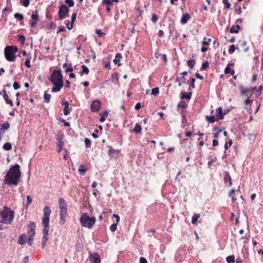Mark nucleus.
Instances as JSON below:
<instances>
[{
  "label": "nucleus",
  "instance_id": "nucleus-1",
  "mask_svg": "<svg viewBox=\"0 0 263 263\" xmlns=\"http://www.w3.org/2000/svg\"><path fill=\"white\" fill-rule=\"evenodd\" d=\"M21 172L20 165L15 164L11 167L5 175L4 182L6 184L16 185L20 180Z\"/></svg>",
  "mask_w": 263,
  "mask_h": 263
},
{
  "label": "nucleus",
  "instance_id": "nucleus-2",
  "mask_svg": "<svg viewBox=\"0 0 263 263\" xmlns=\"http://www.w3.org/2000/svg\"><path fill=\"white\" fill-rule=\"evenodd\" d=\"M51 81L54 84L52 88V92L59 91L64 86L63 76L60 71L54 70L52 72Z\"/></svg>",
  "mask_w": 263,
  "mask_h": 263
},
{
  "label": "nucleus",
  "instance_id": "nucleus-3",
  "mask_svg": "<svg viewBox=\"0 0 263 263\" xmlns=\"http://www.w3.org/2000/svg\"><path fill=\"white\" fill-rule=\"evenodd\" d=\"M51 211L49 206H46L44 209V215L42 218V224L44 227L43 230V235L48 236L49 230V217Z\"/></svg>",
  "mask_w": 263,
  "mask_h": 263
},
{
  "label": "nucleus",
  "instance_id": "nucleus-4",
  "mask_svg": "<svg viewBox=\"0 0 263 263\" xmlns=\"http://www.w3.org/2000/svg\"><path fill=\"white\" fill-rule=\"evenodd\" d=\"M13 214V211L5 207L4 210L0 212V223H10L14 218Z\"/></svg>",
  "mask_w": 263,
  "mask_h": 263
},
{
  "label": "nucleus",
  "instance_id": "nucleus-5",
  "mask_svg": "<svg viewBox=\"0 0 263 263\" xmlns=\"http://www.w3.org/2000/svg\"><path fill=\"white\" fill-rule=\"evenodd\" d=\"M18 51L16 46H8L4 50L5 57L6 60L10 62H14L16 60L15 54Z\"/></svg>",
  "mask_w": 263,
  "mask_h": 263
},
{
  "label": "nucleus",
  "instance_id": "nucleus-6",
  "mask_svg": "<svg viewBox=\"0 0 263 263\" xmlns=\"http://www.w3.org/2000/svg\"><path fill=\"white\" fill-rule=\"evenodd\" d=\"M80 222L84 227L91 228L96 222V218L94 217H89L88 215L85 213H83L80 218Z\"/></svg>",
  "mask_w": 263,
  "mask_h": 263
},
{
  "label": "nucleus",
  "instance_id": "nucleus-7",
  "mask_svg": "<svg viewBox=\"0 0 263 263\" xmlns=\"http://www.w3.org/2000/svg\"><path fill=\"white\" fill-rule=\"evenodd\" d=\"M59 208L60 209V216L62 223L64 224L65 222V217L67 215V203L63 198H60L59 199Z\"/></svg>",
  "mask_w": 263,
  "mask_h": 263
},
{
  "label": "nucleus",
  "instance_id": "nucleus-8",
  "mask_svg": "<svg viewBox=\"0 0 263 263\" xmlns=\"http://www.w3.org/2000/svg\"><path fill=\"white\" fill-rule=\"evenodd\" d=\"M226 113H222V110L221 107H219L216 110V116H206V120L210 122V123H214L215 121L218 120L219 119H221L223 118V115H225Z\"/></svg>",
  "mask_w": 263,
  "mask_h": 263
},
{
  "label": "nucleus",
  "instance_id": "nucleus-9",
  "mask_svg": "<svg viewBox=\"0 0 263 263\" xmlns=\"http://www.w3.org/2000/svg\"><path fill=\"white\" fill-rule=\"evenodd\" d=\"M69 9L66 5H62L60 7L58 12L60 20L64 19L67 16Z\"/></svg>",
  "mask_w": 263,
  "mask_h": 263
},
{
  "label": "nucleus",
  "instance_id": "nucleus-10",
  "mask_svg": "<svg viewBox=\"0 0 263 263\" xmlns=\"http://www.w3.org/2000/svg\"><path fill=\"white\" fill-rule=\"evenodd\" d=\"M35 223L33 222H30L29 224L28 227V231L27 234L28 237H34V236L35 234Z\"/></svg>",
  "mask_w": 263,
  "mask_h": 263
},
{
  "label": "nucleus",
  "instance_id": "nucleus-11",
  "mask_svg": "<svg viewBox=\"0 0 263 263\" xmlns=\"http://www.w3.org/2000/svg\"><path fill=\"white\" fill-rule=\"evenodd\" d=\"M88 260L90 263H100V257L98 253L90 254L88 257Z\"/></svg>",
  "mask_w": 263,
  "mask_h": 263
},
{
  "label": "nucleus",
  "instance_id": "nucleus-12",
  "mask_svg": "<svg viewBox=\"0 0 263 263\" xmlns=\"http://www.w3.org/2000/svg\"><path fill=\"white\" fill-rule=\"evenodd\" d=\"M101 106V102L99 100H96L92 102L90 105V108L92 111L96 112L99 110Z\"/></svg>",
  "mask_w": 263,
  "mask_h": 263
},
{
  "label": "nucleus",
  "instance_id": "nucleus-13",
  "mask_svg": "<svg viewBox=\"0 0 263 263\" xmlns=\"http://www.w3.org/2000/svg\"><path fill=\"white\" fill-rule=\"evenodd\" d=\"M10 126V124L7 122L3 124H0V141L2 139L5 131L9 128Z\"/></svg>",
  "mask_w": 263,
  "mask_h": 263
},
{
  "label": "nucleus",
  "instance_id": "nucleus-14",
  "mask_svg": "<svg viewBox=\"0 0 263 263\" xmlns=\"http://www.w3.org/2000/svg\"><path fill=\"white\" fill-rule=\"evenodd\" d=\"M239 89L241 95L247 97H250L251 96L252 93L251 92V88L245 89L242 86H240Z\"/></svg>",
  "mask_w": 263,
  "mask_h": 263
},
{
  "label": "nucleus",
  "instance_id": "nucleus-15",
  "mask_svg": "<svg viewBox=\"0 0 263 263\" xmlns=\"http://www.w3.org/2000/svg\"><path fill=\"white\" fill-rule=\"evenodd\" d=\"M224 180L225 183L228 182L229 186H231L232 184L231 182V178L228 172H226L224 176Z\"/></svg>",
  "mask_w": 263,
  "mask_h": 263
},
{
  "label": "nucleus",
  "instance_id": "nucleus-16",
  "mask_svg": "<svg viewBox=\"0 0 263 263\" xmlns=\"http://www.w3.org/2000/svg\"><path fill=\"white\" fill-rule=\"evenodd\" d=\"M77 16V13H73L71 16V22L70 26L69 25V22L67 23V27L68 29H71L73 28V24L74 22L76 21Z\"/></svg>",
  "mask_w": 263,
  "mask_h": 263
},
{
  "label": "nucleus",
  "instance_id": "nucleus-17",
  "mask_svg": "<svg viewBox=\"0 0 263 263\" xmlns=\"http://www.w3.org/2000/svg\"><path fill=\"white\" fill-rule=\"evenodd\" d=\"M190 17V15L189 13H185L182 15L180 22L182 24H185L187 23L188 20H189Z\"/></svg>",
  "mask_w": 263,
  "mask_h": 263
},
{
  "label": "nucleus",
  "instance_id": "nucleus-18",
  "mask_svg": "<svg viewBox=\"0 0 263 263\" xmlns=\"http://www.w3.org/2000/svg\"><path fill=\"white\" fill-rule=\"evenodd\" d=\"M26 235L25 234L21 235L18 239V243L20 245H23L25 242Z\"/></svg>",
  "mask_w": 263,
  "mask_h": 263
},
{
  "label": "nucleus",
  "instance_id": "nucleus-19",
  "mask_svg": "<svg viewBox=\"0 0 263 263\" xmlns=\"http://www.w3.org/2000/svg\"><path fill=\"white\" fill-rule=\"evenodd\" d=\"M48 240V236L43 235V238L42 240V249H44L46 245V242Z\"/></svg>",
  "mask_w": 263,
  "mask_h": 263
},
{
  "label": "nucleus",
  "instance_id": "nucleus-20",
  "mask_svg": "<svg viewBox=\"0 0 263 263\" xmlns=\"http://www.w3.org/2000/svg\"><path fill=\"white\" fill-rule=\"evenodd\" d=\"M64 145V143L62 141V139H58V152L59 153L61 152L63 149V146Z\"/></svg>",
  "mask_w": 263,
  "mask_h": 263
},
{
  "label": "nucleus",
  "instance_id": "nucleus-21",
  "mask_svg": "<svg viewBox=\"0 0 263 263\" xmlns=\"http://www.w3.org/2000/svg\"><path fill=\"white\" fill-rule=\"evenodd\" d=\"M82 70L80 72V75L82 76L83 74H88L89 70L86 66L83 65L82 66Z\"/></svg>",
  "mask_w": 263,
  "mask_h": 263
},
{
  "label": "nucleus",
  "instance_id": "nucleus-22",
  "mask_svg": "<svg viewBox=\"0 0 263 263\" xmlns=\"http://www.w3.org/2000/svg\"><path fill=\"white\" fill-rule=\"evenodd\" d=\"M78 171L80 172V175H84L85 173L86 172V169L83 165L81 164L78 168Z\"/></svg>",
  "mask_w": 263,
  "mask_h": 263
},
{
  "label": "nucleus",
  "instance_id": "nucleus-23",
  "mask_svg": "<svg viewBox=\"0 0 263 263\" xmlns=\"http://www.w3.org/2000/svg\"><path fill=\"white\" fill-rule=\"evenodd\" d=\"M51 98V95L49 93H47L46 91L45 92L44 95V101L46 103H48L50 102Z\"/></svg>",
  "mask_w": 263,
  "mask_h": 263
},
{
  "label": "nucleus",
  "instance_id": "nucleus-24",
  "mask_svg": "<svg viewBox=\"0 0 263 263\" xmlns=\"http://www.w3.org/2000/svg\"><path fill=\"white\" fill-rule=\"evenodd\" d=\"M141 129H142L141 126L140 125H139L138 124H137L133 129V132L136 133L138 134L141 132Z\"/></svg>",
  "mask_w": 263,
  "mask_h": 263
},
{
  "label": "nucleus",
  "instance_id": "nucleus-25",
  "mask_svg": "<svg viewBox=\"0 0 263 263\" xmlns=\"http://www.w3.org/2000/svg\"><path fill=\"white\" fill-rule=\"evenodd\" d=\"M200 215L199 214H195L192 218V223L193 224H195L197 222L198 219L200 217Z\"/></svg>",
  "mask_w": 263,
  "mask_h": 263
},
{
  "label": "nucleus",
  "instance_id": "nucleus-26",
  "mask_svg": "<svg viewBox=\"0 0 263 263\" xmlns=\"http://www.w3.org/2000/svg\"><path fill=\"white\" fill-rule=\"evenodd\" d=\"M230 65V64H229L225 68V69H224V73L226 74H228V73H231L232 74H233L234 73V70H232L230 68V67H229Z\"/></svg>",
  "mask_w": 263,
  "mask_h": 263
},
{
  "label": "nucleus",
  "instance_id": "nucleus-27",
  "mask_svg": "<svg viewBox=\"0 0 263 263\" xmlns=\"http://www.w3.org/2000/svg\"><path fill=\"white\" fill-rule=\"evenodd\" d=\"M3 148L6 151H9L12 148V145L10 143L7 142L3 145Z\"/></svg>",
  "mask_w": 263,
  "mask_h": 263
},
{
  "label": "nucleus",
  "instance_id": "nucleus-28",
  "mask_svg": "<svg viewBox=\"0 0 263 263\" xmlns=\"http://www.w3.org/2000/svg\"><path fill=\"white\" fill-rule=\"evenodd\" d=\"M211 41V39L209 38H206V37H203V41L202 42V44L203 45H209Z\"/></svg>",
  "mask_w": 263,
  "mask_h": 263
},
{
  "label": "nucleus",
  "instance_id": "nucleus-29",
  "mask_svg": "<svg viewBox=\"0 0 263 263\" xmlns=\"http://www.w3.org/2000/svg\"><path fill=\"white\" fill-rule=\"evenodd\" d=\"M20 3L24 7H27L29 6V0H20Z\"/></svg>",
  "mask_w": 263,
  "mask_h": 263
},
{
  "label": "nucleus",
  "instance_id": "nucleus-30",
  "mask_svg": "<svg viewBox=\"0 0 263 263\" xmlns=\"http://www.w3.org/2000/svg\"><path fill=\"white\" fill-rule=\"evenodd\" d=\"M235 260V256L234 255H231L227 258V261L229 263H234Z\"/></svg>",
  "mask_w": 263,
  "mask_h": 263
},
{
  "label": "nucleus",
  "instance_id": "nucleus-31",
  "mask_svg": "<svg viewBox=\"0 0 263 263\" xmlns=\"http://www.w3.org/2000/svg\"><path fill=\"white\" fill-rule=\"evenodd\" d=\"M159 93V89L158 87H156L152 89V94L154 96H157Z\"/></svg>",
  "mask_w": 263,
  "mask_h": 263
},
{
  "label": "nucleus",
  "instance_id": "nucleus-32",
  "mask_svg": "<svg viewBox=\"0 0 263 263\" xmlns=\"http://www.w3.org/2000/svg\"><path fill=\"white\" fill-rule=\"evenodd\" d=\"M187 104L183 101H181L178 105V107L185 108L187 107Z\"/></svg>",
  "mask_w": 263,
  "mask_h": 263
},
{
  "label": "nucleus",
  "instance_id": "nucleus-33",
  "mask_svg": "<svg viewBox=\"0 0 263 263\" xmlns=\"http://www.w3.org/2000/svg\"><path fill=\"white\" fill-rule=\"evenodd\" d=\"M31 57L28 56V58L26 59V61L25 62V64L26 66L28 68H30L31 67L30 63Z\"/></svg>",
  "mask_w": 263,
  "mask_h": 263
},
{
  "label": "nucleus",
  "instance_id": "nucleus-34",
  "mask_svg": "<svg viewBox=\"0 0 263 263\" xmlns=\"http://www.w3.org/2000/svg\"><path fill=\"white\" fill-rule=\"evenodd\" d=\"M192 96V92H189L188 93H183L181 98H185L187 99H190Z\"/></svg>",
  "mask_w": 263,
  "mask_h": 263
},
{
  "label": "nucleus",
  "instance_id": "nucleus-35",
  "mask_svg": "<svg viewBox=\"0 0 263 263\" xmlns=\"http://www.w3.org/2000/svg\"><path fill=\"white\" fill-rule=\"evenodd\" d=\"M4 99L6 101V103L9 104L11 106H13V103L12 101L9 99V97H8V95H7V98H4Z\"/></svg>",
  "mask_w": 263,
  "mask_h": 263
},
{
  "label": "nucleus",
  "instance_id": "nucleus-36",
  "mask_svg": "<svg viewBox=\"0 0 263 263\" xmlns=\"http://www.w3.org/2000/svg\"><path fill=\"white\" fill-rule=\"evenodd\" d=\"M111 2L117 3L119 2V0H103V2L106 5H110L111 4Z\"/></svg>",
  "mask_w": 263,
  "mask_h": 263
},
{
  "label": "nucleus",
  "instance_id": "nucleus-37",
  "mask_svg": "<svg viewBox=\"0 0 263 263\" xmlns=\"http://www.w3.org/2000/svg\"><path fill=\"white\" fill-rule=\"evenodd\" d=\"M85 144L86 147H90L91 145V141L88 138H85L84 140Z\"/></svg>",
  "mask_w": 263,
  "mask_h": 263
},
{
  "label": "nucleus",
  "instance_id": "nucleus-38",
  "mask_svg": "<svg viewBox=\"0 0 263 263\" xmlns=\"http://www.w3.org/2000/svg\"><path fill=\"white\" fill-rule=\"evenodd\" d=\"M187 65L191 68H192L195 64V62L194 60H189L187 61Z\"/></svg>",
  "mask_w": 263,
  "mask_h": 263
},
{
  "label": "nucleus",
  "instance_id": "nucleus-39",
  "mask_svg": "<svg viewBox=\"0 0 263 263\" xmlns=\"http://www.w3.org/2000/svg\"><path fill=\"white\" fill-rule=\"evenodd\" d=\"M209 66V64L208 61L204 62L201 67L202 70H206Z\"/></svg>",
  "mask_w": 263,
  "mask_h": 263
},
{
  "label": "nucleus",
  "instance_id": "nucleus-40",
  "mask_svg": "<svg viewBox=\"0 0 263 263\" xmlns=\"http://www.w3.org/2000/svg\"><path fill=\"white\" fill-rule=\"evenodd\" d=\"M235 45H232L230 46V47L228 50V52L230 54H232L235 51Z\"/></svg>",
  "mask_w": 263,
  "mask_h": 263
},
{
  "label": "nucleus",
  "instance_id": "nucleus-41",
  "mask_svg": "<svg viewBox=\"0 0 263 263\" xmlns=\"http://www.w3.org/2000/svg\"><path fill=\"white\" fill-rule=\"evenodd\" d=\"M18 40L22 42V44H23L25 41L26 38L24 35L20 34L18 35Z\"/></svg>",
  "mask_w": 263,
  "mask_h": 263
},
{
  "label": "nucleus",
  "instance_id": "nucleus-42",
  "mask_svg": "<svg viewBox=\"0 0 263 263\" xmlns=\"http://www.w3.org/2000/svg\"><path fill=\"white\" fill-rule=\"evenodd\" d=\"M27 203L26 206H28L32 201V198L30 195L27 196Z\"/></svg>",
  "mask_w": 263,
  "mask_h": 263
},
{
  "label": "nucleus",
  "instance_id": "nucleus-43",
  "mask_svg": "<svg viewBox=\"0 0 263 263\" xmlns=\"http://www.w3.org/2000/svg\"><path fill=\"white\" fill-rule=\"evenodd\" d=\"M65 3L70 7H72L74 5V2L73 1V0H66Z\"/></svg>",
  "mask_w": 263,
  "mask_h": 263
},
{
  "label": "nucleus",
  "instance_id": "nucleus-44",
  "mask_svg": "<svg viewBox=\"0 0 263 263\" xmlns=\"http://www.w3.org/2000/svg\"><path fill=\"white\" fill-rule=\"evenodd\" d=\"M117 224L114 223L110 227V230L111 232H114L117 230Z\"/></svg>",
  "mask_w": 263,
  "mask_h": 263
},
{
  "label": "nucleus",
  "instance_id": "nucleus-45",
  "mask_svg": "<svg viewBox=\"0 0 263 263\" xmlns=\"http://www.w3.org/2000/svg\"><path fill=\"white\" fill-rule=\"evenodd\" d=\"M31 18L35 21H38V15L37 14V13L36 12H35V13H33L31 14Z\"/></svg>",
  "mask_w": 263,
  "mask_h": 263
},
{
  "label": "nucleus",
  "instance_id": "nucleus-46",
  "mask_svg": "<svg viewBox=\"0 0 263 263\" xmlns=\"http://www.w3.org/2000/svg\"><path fill=\"white\" fill-rule=\"evenodd\" d=\"M64 114L65 116H67L70 114V109L69 107H64Z\"/></svg>",
  "mask_w": 263,
  "mask_h": 263
},
{
  "label": "nucleus",
  "instance_id": "nucleus-47",
  "mask_svg": "<svg viewBox=\"0 0 263 263\" xmlns=\"http://www.w3.org/2000/svg\"><path fill=\"white\" fill-rule=\"evenodd\" d=\"M14 17L16 18H18L20 21L22 20L23 19V16L20 13H15L14 14Z\"/></svg>",
  "mask_w": 263,
  "mask_h": 263
},
{
  "label": "nucleus",
  "instance_id": "nucleus-48",
  "mask_svg": "<svg viewBox=\"0 0 263 263\" xmlns=\"http://www.w3.org/2000/svg\"><path fill=\"white\" fill-rule=\"evenodd\" d=\"M223 3L224 4L226 7L228 9H230V8L231 5L229 3V2L228 1V0H223Z\"/></svg>",
  "mask_w": 263,
  "mask_h": 263
},
{
  "label": "nucleus",
  "instance_id": "nucleus-49",
  "mask_svg": "<svg viewBox=\"0 0 263 263\" xmlns=\"http://www.w3.org/2000/svg\"><path fill=\"white\" fill-rule=\"evenodd\" d=\"M232 140H230V141H229V142L226 143L225 144V145H224V148H225L226 149H227L229 148V147H230V146H231V145H232Z\"/></svg>",
  "mask_w": 263,
  "mask_h": 263
},
{
  "label": "nucleus",
  "instance_id": "nucleus-50",
  "mask_svg": "<svg viewBox=\"0 0 263 263\" xmlns=\"http://www.w3.org/2000/svg\"><path fill=\"white\" fill-rule=\"evenodd\" d=\"M0 95H2L3 98L7 97V94L6 91L5 89H3L2 91L0 92Z\"/></svg>",
  "mask_w": 263,
  "mask_h": 263
},
{
  "label": "nucleus",
  "instance_id": "nucleus-51",
  "mask_svg": "<svg viewBox=\"0 0 263 263\" xmlns=\"http://www.w3.org/2000/svg\"><path fill=\"white\" fill-rule=\"evenodd\" d=\"M157 20H158V17L156 15L153 14L152 15V21L153 22H156V21H157Z\"/></svg>",
  "mask_w": 263,
  "mask_h": 263
},
{
  "label": "nucleus",
  "instance_id": "nucleus-52",
  "mask_svg": "<svg viewBox=\"0 0 263 263\" xmlns=\"http://www.w3.org/2000/svg\"><path fill=\"white\" fill-rule=\"evenodd\" d=\"M230 32L231 33H238V29H236L235 27H233L230 29Z\"/></svg>",
  "mask_w": 263,
  "mask_h": 263
},
{
  "label": "nucleus",
  "instance_id": "nucleus-53",
  "mask_svg": "<svg viewBox=\"0 0 263 263\" xmlns=\"http://www.w3.org/2000/svg\"><path fill=\"white\" fill-rule=\"evenodd\" d=\"M195 78H192L191 79V86L192 87V88H194L195 87Z\"/></svg>",
  "mask_w": 263,
  "mask_h": 263
},
{
  "label": "nucleus",
  "instance_id": "nucleus-54",
  "mask_svg": "<svg viewBox=\"0 0 263 263\" xmlns=\"http://www.w3.org/2000/svg\"><path fill=\"white\" fill-rule=\"evenodd\" d=\"M115 152V151L111 148V147H110V149H109V151H108V154L109 156H111V157H113V153H114Z\"/></svg>",
  "mask_w": 263,
  "mask_h": 263
},
{
  "label": "nucleus",
  "instance_id": "nucleus-55",
  "mask_svg": "<svg viewBox=\"0 0 263 263\" xmlns=\"http://www.w3.org/2000/svg\"><path fill=\"white\" fill-rule=\"evenodd\" d=\"M120 59H118L117 58H116L114 60V63L118 64V66H121V63H120Z\"/></svg>",
  "mask_w": 263,
  "mask_h": 263
},
{
  "label": "nucleus",
  "instance_id": "nucleus-56",
  "mask_svg": "<svg viewBox=\"0 0 263 263\" xmlns=\"http://www.w3.org/2000/svg\"><path fill=\"white\" fill-rule=\"evenodd\" d=\"M13 86L14 89L16 90L19 88L20 86H19V84L17 82H15L13 84Z\"/></svg>",
  "mask_w": 263,
  "mask_h": 263
},
{
  "label": "nucleus",
  "instance_id": "nucleus-57",
  "mask_svg": "<svg viewBox=\"0 0 263 263\" xmlns=\"http://www.w3.org/2000/svg\"><path fill=\"white\" fill-rule=\"evenodd\" d=\"M195 76L197 78L200 79V80H203V76H202L201 75H200V74H199L198 72H196L195 73Z\"/></svg>",
  "mask_w": 263,
  "mask_h": 263
},
{
  "label": "nucleus",
  "instance_id": "nucleus-58",
  "mask_svg": "<svg viewBox=\"0 0 263 263\" xmlns=\"http://www.w3.org/2000/svg\"><path fill=\"white\" fill-rule=\"evenodd\" d=\"M33 240V237H29L28 240L27 241V243H28V245L29 246H31Z\"/></svg>",
  "mask_w": 263,
  "mask_h": 263
},
{
  "label": "nucleus",
  "instance_id": "nucleus-59",
  "mask_svg": "<svg viewBox=\"0 0 263 263\" xmlns=\"http://www.w3.org/2000/svg\"><path fill=\"white\" fill-rule=\"evenodd\" d=\"M113 216L116 218V223L118 224V223L120 221V217L118 215L115 214L113 215Z\"/></svg>",
  "mask_w": 263,
  "mask_h": 263
},
{
  "label": "nucleus",
  "instance_id": "nucleus-60",
  "mask_svg": "<svg viewBox=\"0 0 263 263\" xmlns=\"http://www.w3.org/2000/svg\"><path fill=\"white\" fill-rule=\"evenodd\" d=\"M140 263H147V261L145 258L141 257L140 259Z\"/></svg>",
  "mask_w": 263,
  "mask_h": 263
},
{
  "label": "nucleus",
  "instance_id": "nucleus-61",
  "mask_svg": "<svg viewBox=\"0 0 263 263\" xmlns=\"http://www.w3.org/2000/svg\"><path fill=\"white\" fill-rule=\"evenodd\" d=\"M96 33L99 36H102L104 33L102 32L101 30L98 29L96 30Z\"/></svg>",
  "mask_w": 263,
  "mask_h": 263
},
{
  "label": "nucleus",
  "instance_id": "nucleus-62",
  "mask_svg": "<svg viewBox=\"0 0 263 263\" xmlns=\"http://www.w3.org/2000/svg\"><path fill=\"white\" fill-rule=\"evenodd\" d=\"M212 144H213V146H216L218 145V141L216 140H213L212 141Z\"/></svg>",
  "mask_w": 263,
  "mask_h": 263
},
{
  "label": "nucleus",
  "instance_id": "nucleus-63",
  "mask_svg": "<svg viewBox=\"0 0 263 263\" xmlns=\"http://www.w3.org/2000/svg\"><path fill=\"white\" fill-rule=\"evenodd\" d=\"M28 261V256H26L24 258L22 263H27Z\"/></svg>",
  "mask_w": 263,
  "mask_h": 263
},
{
  "label": "nucleus",
  "instance_id": "nucleus-64",
  "mask_svg": "<svg viewBox=\"0 0 263 263\" xmlns=\"http://www.w3.org/2000/svg\"><path fill=\"white\" fill-rule=\"evenodd\" d=\"M73 71V69L71 67H68L65 69L66 72H72Z\"/></svg>",
  "mask_w": 263,
  "mask_h": 263
}]
</instances>
